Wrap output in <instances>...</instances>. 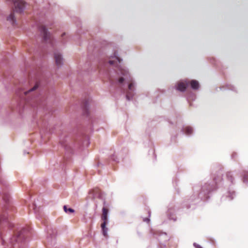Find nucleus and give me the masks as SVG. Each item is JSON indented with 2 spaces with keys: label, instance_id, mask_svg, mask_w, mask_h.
<instances>
[{
  "label": "nucleus",
  "instance_id": "1",
  "mask_svg": "<svg viewBox=\"0 0 248 248\" xmlns=\"http://www.w3.org/2000/svg\"><path fill=\"white\" fill-rule=\"evenodd\" d=\"M121 73L124 76V77L120 78L118 79V82L121 84H123L124 81H126L128 83V91L126 93V97L127 100H130L133 95L132 92L134 88V83L128 71L123 70Z\"/></svg>",
  "mask_w": 248,
  "mask_h": 248
},
{
  "label": "nucleus",
  "instance_id": "2",
  "mask_svg": "<svg viewBox=\"0 0 248 248\" xmlns=\"http://www.w3.org/2000/svg\"><path fill=\"white\" fill-rule=\"evenodd\" d=\"M108 209L107 207L104 206L102 208V214L101 216V219L103 221L101 224V227L102 228L103 234L105 236H107L108 228H106V225L108 223Z\"/></svg>",
  "mask_w": 248,
  "mask_h": 248
},
{
  "label": "nucleus",
  "instance_id": "3",
  "mask_svg": "<svg viewBox=\"0 0 248 248\" xmlns=\"http://www.w3.org/2000/svg\"><path fill=\"white\" fill-rule=\"evenodd\" d=\"M15 6V11L21 13L25 7V2L23 0H12Z\"/></svg>",
  "mask_w": 248,
  "mask_h": 248
},
{
  "label": "nucleus",
  "instance_id": "4",
  "mask_svg": "<svg viewBox=\"0 0 248 248\" xmlns=\"http://www.w3.org/2000/svg\"><path fill=\"white\" fill-rule=\"evenodd\" d=\"M40 30L43 34L44 40L47 42L48 40H51V36L50 34L47 32L46 29L44 26L40 27Z\"/></svg>",
  "mask_w": 248,
  "mask_h": 248
},
{
  "label": "nucleus",
  "instance_id": "5",
  "mask_svg": "<svg viewBox=\"0 0 248 248\" xmlns=\"http://www.w3.org/2000/svg\"><path fill=\"white\" fill-rule=\"evenodd\" d=\"M188 85V82L186 81L180 82L177 84L176 89L180 91L184 92L186 90Z\"/></svg>",
  "mask_w": 248,
  "mask_h": 248
},
{
  "label": "nucleus",
  "instance_id": "6",
  "mask_svg": "<svg viewBox=\"0 0 248 248\" xmlns=\"http://www.w3.org/2000/svg\"><path fill=\"white\" fill-rule=\"evenodd\" d=\"M90 194H93V196L92 197V198L93 199H95L96 198H100L101 196V190L97 187H95L92 190V191H90Z\"/></svg>",
  "mask_w": 248,
  "mask_h": 248
},
{
  "label": "nucleus",
  "instance_id": "7",
  "mask_svg": "<svg viewBox=\"0 0 248 248\" xmlns=\"http://www.w3.org/2000/svg\"><path fill=\"white\" fill-rule=\"evenodd\" d=\"M54 58L57 65L60 66L62 64L63 61L61 55L58 52H56L54 54Z\"/></svg>",
  "mask_w": 248,
  "mask_h": 248
},
{
  "label": "nucleus",
  "instance_id": "8",
  "mask_svg": "<svg viewBox=\"0 0 248 248\" xmlns=\"http://www.w3.org/2000/svg\"><path fill=\"white\" fill-rule=\"evenodd\" d=\"M190 85H191V88L194 90H197L199 87V82L197 80H192L190 81Z\"/></svg>",
  "mask_w": 248,
  "mask_h": 248
},
{
  "label": "nucleus",
  "instance_id": "9",
  "mask_svg": "<svg viewBox=\"0 0 248 248\" xmlns=\"http://www.w3.org/2000/svg\"><path fill=\"white\" fill-rule=\"evenodd\" d=\"M7 20L10 21L11 23L14 25L15 23V18L14 12L11 13L10 16L7 17Z\"/></svg>",
  "mask_w": 248,
  "mask_h": 248
},
{
  "label": "nucleus",
  "instance_id": "10",
  "mask_svg": "<svg viewBox=\"0 0 248 248\" xmlns=\"http://www.w3.org/2000/svg\"><path fill=\"white\" fill-rule=\"evenodd\" d=\"M185 131L187 135H190L192 133L193 129L191 127L187 126L185 128Z\"/></svg>",
  "mask_w": 248,
  "mask_h": 248
},
{
  "label": "nucleus",
  "instance_id": "11",
  "mask_svg": "<svg viewBox=\"0 0 248 248\" xmlns=\"http://www.w3.org/2000/svg\"><path fill=\"white\" fill-rule=\"evenodd\" d=\"M63 209H64V211L66 212V213H68V212H69L70 213H73L74 212V210L72 209V208H67V206L66 205H64L63 206Z\"/></svg>",
  "mask_w": 248,
  "mask_h": 248
},
{
  "label": "nucleus",
  "instance_id": "12",
  "mask_svg": "<svg viewBox=\"0 0 248 248\" xmlns=\"http://www.w3.org/2000/svg\"><path fill=\"white\" fill-rule=\"evenodd\" d=\"M38 85L37 84H35L32 88H31V89H30V90H29L27 92H24V94H27V93L32 92L33 91H34L38 88Z\"/></svg>",
  "mask_w": 248,
  "mask_h": 248
},
{
  "label": "nucleus",
  "instance_id": "13",
  "mask_svg": "<svg viewBox=\"0 0 248 248\" xmlns=\"http://www.w3.org/2000/svg\"><path fill=\"white\" fill-rule=\"evenodd\" d=\"M227 176L228 178L229 179V180L232 182V181H233V178H232V175L231 173V172H228L227 174Z\"/></svg>",
  "mask_w": 248,
  "mask_h": 248
},
{
  "label": "nucleus",
  "instance_id": "14",
  "mask_svg": "<svg viewBox=\"0 0 248 248\" xmlns=\"http://www.w3.org/2000/svg\"><path fill=\"white\" fill-rule=\"evenodd\" d=\"M109 63L110 64H113V61H110L109 62Z\"/></svg>",
  "mask_w": 248,
  "mask_h": 248
},
{
  "label": "nucleus",
  "instance_id": "15",
  "mask_svg": "<svg viewBox=\"0 0 248 248\" xmlns=\"http://www.w3.org/2000/svg\"><path fill=\"white\" fill-rule=\"evenodd\" d=\"M22 232H20V233L17 236V237H19L21 235Z\"/></svg>",
  "mask_w": 248,
  "mask_h": 248
},
{
  "label": "nucleus",
  "instance_id": "16",
  "mask_svg": "<svg viewBox=\"0 0 248 248\" xmlns=\"http://www.w3.org/2000/svg\"><path fill=\"white\" fill-rule=\"evenodd\" d=\"M198 248H202L201 247H200V246H199Z\"/></svg>",
  "mask_w": 248,
  "mask_h": 248
},
{
  "label": "nucleus",
  "instance_id": "17",
  "mask_svg": "<svg viewBox=\"0 0 248 248\" xmlns=\"http://www.w3.org/2000/svg\"><path fill=\"white\" fill-rule=\"evenodd\" d=\"M64 34H65V33H63V34H62V36L64 35Z\"/></svg>",
  "mask_w": 248,
  "mask_h": 248
}]
</instances>
